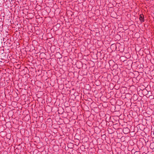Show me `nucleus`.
<instances>
[{"instance_id": "nucleus-21", "label": "nucleus", "mask_w": 154, "mask_h": 154, "mask_svg": "<svg viewBox=\"0 0 154 154\" xmlns=\"http://www.w3.org/2000/svg\"><path fill=\"white\" fill-rule=\"evenodd\" d=\"M113 45H111V47H112V46Z\"/></svg>"}, {"instance_id": "nucleus-6", "label": "nucleus", "mask_w": 154, "mask_h": 154, "mask_svg": "<svg viewBox=\"0 0 154 154\" xmlns=\"http://www.w3.org/2000/svg\"><path fill=\"white\" fill-rule=\"evenodd\" d=\"M123 104V102L120 100L119 99H118L117 100H116V106H121Z\"/></svg>"}, {"instance_id": "nucleus-13", "label": "nucleus", "mask_w": 154, "mask_h": 154, "mask_svg": "<svg viewBox=\"0 0 154 154\" xmlns=\"http://www.w3.org/2000/svg\"><path fill=\"white\" fill-rule=\"evenodd\" d=\"M120 84H118V83L116 84V90H119L120 87Z\"/></svg>"}, {"instance_id": "nucleus-12", "label": "nucleus", "mask_w": 154, "mask_h": 154, "mask_svg": "<svg viewBox=\"0 0 154 154\" xmlns=\"http://www.w3.org/2000/svg\"><path fill=\"white\" fill-rule=\"evenodd\" d=\"M121 106H116V111H121Z\"/></svg>"}, {"instance_id": "nucleus-11", "label": "nucleus", "mask_w": 154, "mask_h": 154, "mask_svg": "<svg viewBox=\"0 0 154 154\" xmlns=\"http://www.w3.org/2000/svg\"><path fill=\"white\" fill-rule=\"evenodd\" d=\"M117 15V16L116 17V19H117V20H116L117 21H120L121 19H122V18L121 17V16H119V15Z\"/></svg>"}, {"instance_id": "nucleus-16", "label": "nucleus", "mask_w": 154, "mask_h": 154, "mask_svg": "<svg viewBox=\"0 0 154 154\" xmlns=\"http://www.w3.org/2000/svg\"><path fill=\"white\" fill-rule=\"evenodd\" d=\"M134 154H140V152L139 151H135Z\"/></svg>"}, {"instance_id": "nucleus-10", "label": "nucleus", "mask_w": 154, "mask_h": 154, "mask_svg": "<svg viewBox=\"0 0 154 154\" xmlns=\"http://www.w3.org/2000/svg\"><path fill=\"white\" fill-rule=\"evenodd\" d=\"M121 36L120 35L118 34H116V41H119L121 39Z\"/></svg>"}, {"instance_id": "nucleus-15", "label": "nucleus", "mask_w": 154, "mask_h": 154, "mask_svg": "<svg viewBox=\"0 0 154 154\" xmlns=\"http://www.w3.org/2000/svg\"><path fill=\"white\" fill-rule=\"evenodd\" d=\"M119 127H117V128H116V130H117V131H116V132L117 133V135L118 134H118H119V130L118 129Z\"/></svg>"}, {"instance_id": "nucleus-2", "label": "nucleus", "mask_w": 154, "mask_h": 154, "mask_svg": "<svg viewBox=\"0 0 154 154\" xmlns=\"http://www.w3.org/2000/svg\"><path fill=\"white\" fill-rule=\"evenodd\" d=\"M124 141H122V140L119 139V141L117 142L116 143V152H117V154H120L121 152H122V149L121 148V147L122 146L121 143L123 142Z\"/></svg>"}, {"instance_id": "nucleus-20", "label": "nucleus", "mask_w": 154, "mask_h": 154, "mask_svg": "<svg viewBox=\"0 0 154 154\" xmlns=\"http://www.w3.org/2000/svg\"><path fill=\"white\" fill-rule=\"evenodd\" d=\"M114 100V99H112V100H110V103H111V102H112V101Z\"/></svg>"}, {"instance_id": "nucleus-5", "label": "nucleus", "mask_w": 154, "mask_h": 154, "mask_svg": "<svg viewBox=\"0 0 154 154\" xmlns=\"http://www.w3.org/2000/svg\"><path fill=\"white\" fill-rule=\"evenodd\" d=\"M117 112V113H116V119H118V120L120 118L119 117L122 115V112L121 111H116V112Z\"/></svg>"}, {"instance_id": "nucleus-19", "label": "nucleus", "mask_w": 154, "mask_h": 154, "mask_svg": "<svg viewBox=\"0 0 154 154\" xmlns=\"http://www.w3.org/2000/svg\"><path fill=\"white\" fill-rule=\"evenodd\" d=\"M120 47H119L118 48H117V50H116V51H119V49L120 50Z\"/></svg>"}, {"instance_id": "nucleus-17", "label": "nucleus", "mask_w": 154, "mask_h": 154, "mask_svg": "<svg viewBox=\"0 0 154 154\" xmlns=\"http://www.w3.org/2000/svg\"><path fill=\"white\" fill-rule=\"evenodd\" d=\"M116 58H117V59H120V56L119 55H117L116 56Z\"/></svg>"}, {"instance_id": "nucleus-3", "label": "nucleus", "mask_w": 154, "mask_h": 154, "mask_svg": "<svg viewBox=\"0 0 154 154\" xmlns=\"http://www.w3.org/2000/svg\"><path fill=\"white\" fill-rule=\"evenodd\" d=\"M118 129L119 130V134H118H118L117 135L116 137L118 138V139L122 140V139L124 138L123 136H122L123 134H122V132H123L124 133H125V132H124V130H122V128L120 127H119Z\"/></svg>"}, {"instance_id": "nucleus-1", "label": "nucleus", "mask_w": 154, "mask_h": 154, "mask_svg": "<svg viewBox=\"0 0 154 154\" xmlns=\"http://www.w3.org/2000/svg\"><path fill=\"white\" fill-rule=\"evenodd\" d=\"M117 71V73L116 75V80L118 79L117 82L116 83H118V84H120L122 82V75L121 74V71L120 69L118 67L116 69V72Z\"/></svg>"}, {"instance_id": "nucleus-7", "label": "nucleus", "mask_w": 154, "mask_h": 154, "mask_svg": "<svg viewBox=\"0 0 154 154\" xmlns=\"http://www.w3.org/2000/svg\"><path fill=\"white\" fill-rule=\"evenodd\" d=\"M116 98H119L122 96V94L121 93L120 90H118L116 91Z\"/></svg>"}, {"instance_id": "nucleus-22", "label": "nucleus", "mask_w": 154, "mask_h": 154, "mask_svg": "<svg viewBox=\"0 0 154 154\" xmlns=\"http://www.w3.org/2000/svg\"><path fill=\"white\" fill-rule=\"evenodd\" d=\"M127 130H128V131H129V130L128 129H127Z\"/></svg>"}, {"instance_id": "nucleus-9", "label": "nucleus", "mask_w": 154, "mask_h": 154, "mask_svg": "<svg viewBox=\"0 0 154 154\" xmlns=\"http://www.w3.org/2000/svg\"><path fill=\"white\" fill-rule=\"evenodd\" d=\"M119 120V119L118 120V119H116V128L117 127H119L120 123Z\"/></svg>"}, {"instance_id": "nucleus-14", "label": "nucleus", "mask_w": 154, "mask_h": 154, "mask_svg": "<svg viewBox=\"0 0 154 154\" xmlns=\"http://www.w3.org/2000/svg\"><path fill=\"white\" fill-rule=\"evenodd\" d=\"M121 0H119V1L118 2H116V7H117V4H120V2H121ZM118 1V0H116V1Z\"/></svg>"}, {"instance_id": "nucleus-18", "label": "nucleus", "mask_w": 154, "mask_h": 154, "mask_svg": "<svg viewBox=\"0 0 154 154\" xmlns=\"http://www.w3.org/2000/svg\"><path fill=\"white\" fill-rule=\"evenodd\" d=\"M119 139H118V138H117L116 137V143L117 142H119Z\"/></svg>"}, {"instance_id": "nucleus-4", "label": "nucleus", "mask_w": 154, "mask_h": 154, "mask_svg": "<svg viewBox=\"0 0 154 154\" xmlns=\"http://www.w3.org/2000/svg\"><path fill=\"white\" fill-rule=\"evenodd\" d=\"M120 47V50L119 49V51L120 52H123L124 50V48L122 45H121L120 43L118 42H116V50H117V48Z\"/></svg>"}, {"instance_id": "nucleus-8", "label": "nucleus", "mask_w": 154, "mask_h": 154, "mask_svg": "<svg viewBox=\"0 0 154 154\" xmlns=\"http://www.w3.org/2000/svg\"><path fill=\"white\" fill-rule=\"evenodd\" d=\"M144 17L143 14H142L140 15L139 19L142 22L144 21Z\"/></svg>"}]
</instances>
